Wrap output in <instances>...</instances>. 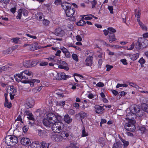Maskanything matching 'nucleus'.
Wrapping results in <instances>:
<instances>
[{
    "label": "nucleus",
    "instance_id": "nucleus-27",
    "mask_svg": "<svg viewBox=\"0 0 148 148\" xmlns=\"http://www.w3.org/2000/svg\"><path fill=\"white\" fill-rule=\"evenodd\" d=\"M129 56L131 60H135L138 58L139 54L138 53H137L133 54H130Z\"/></svg>",
    "mask_w": 148,
    "mask_h": 148
},
{
    "label": "nucleus",
    "instance_id": "nucleus-23",
    "mask_svg": "<svg viewBox=\"0 0 148 148\" xmlns=\"http://www.w3.org/2000/svg\"><path fill=\"white\" fill-rule=\"evenodd\" d=\"M75 137H72V140L73 142H71L70 143V147L72 148H78L76 147V145L77 144V140L75 141Z\"/></svg>",
    "mask_w": 148,
    "mask_h": 148
},
{
    "label": "nucleus",
    "instance_id": "nucleus-8",
    "mask_svg": "<svg viewBox=\"0 0 148 148\" xmlns=\"http://www.w3.org/2000/svg\"><path fill=\"white\" fill-rule=\"evenodd\" d=\"M21 73L23 78L25 79H28L29 76H31L32 75V73L28 70H24Z\"/></svg>",
    "mask_w": 148,
    "mask_h": 148
},
{
    "label": "nucleus",
    "instance_id": "nucleus-63",
    "mask_svg": "<svg viewBox=\"0 0 148 148\" xmlns=\"http://www.w3.org/2000/svg\"><path fill=\"white\" fill-rule=\"evenodd\" d=\"M73 106L76 109H78L79 108V103H74L73 105Z\"/></svg>",
    "mask_w": 148,
    "mask_h": 148
},
{
    "label": "nucleus",
    "instance_id": "nucleus-1",
    "mask_svg": "<svg viewBox=\"0 0 148 148\" xmlns=\"http://www.w3.org/2000/svg\"><path fill=\"white\" fill-rule=\"evenodd\" d=\"M140 108L138 106H136L133 107L131 110H127L128 112L127 114V118L125 119L128 120V122L126 123L125 125V127L127 130L131 131H134L136 127L134 125L135 123V121L132 119V116L135 114H136L140 111Z\"/></svg>",
    "mask_w": 148,
    "mask_h": 148
},
{
    "label": "nucleus",
    "instance_id": "nucleus-25",
    "mask_svg": "<svg viewBox=\"0 0 148 148\" xmlns=\"http://www.w3.org/2000/svg\"><path fill=\"white\" fill-rule=\"evenodd\" d=\"M14 78L16 80L17 82L21 81L22 78H23L22 76L21 73L20 74H16L14 76Z\"/></svg>",
    "mask_w": 148,
    "mask_h": 148
},
{
    "label": "nucleus",
    "instance_id": "nucleus-21",
    "mask_svg": "<svg viewBox=\"0 0 148 148\" xmlns=\"http://www.w3.org/2000/svg\"><path fill=\"white\" fill-rule=\"evenodd\" d=\"M50 78L53 80H58V79L57 77V72H54L53 73H51L49 74Z\"/></svg>",
    "mask_w": 148,
    "mask_h": 148
},
{
    "label": "nucleus",
    "instance_id": "nucleus-17",
    "mask_svg": "<svg viewBox=\"0 0 148 148\" xmlns=\"http://www.w3.org/2000/svg\"><path fill=\"white\" fill-rule=\"evenodd\" d=\"M94 108L96 112L98 114H101L102 111L104 110V109L103 108V107L98 105H95Z\"/></svg>",
    "mask_w": 148,
    "mask_h": 148
},
{
    "label": "nucleus",
    "instance_id": "nucleus-11",
    "mask_svg": "<svg viewBox=\"0 0 148 148\" xmlns=\"http://www.w3.org/2000/svg\"><path fill=\"white\" fill-rule=\"evenodd\" d=\"M55 33L56 35L60 36H62L65 34L64 30L60 27L56 29Z\"/></svg>",
    "mask_w": 148,
    "mask_h": 148
},
{
    "label": "nucleus",
    "instance_id": "nucleus-52",
    "mask_svg": "<svg viewBox=\"0 0 148 148\" xmlns=\"http://www.w3.org/2000/svg\"><path fill=\"white\" fill-rule=\"evenodd\" d=\"M129 84L130 86L134 87L137 89L138 88H139V87L138 86L134 83L130 82Z\"/></svg>",
    "mask_w": 148,
    "mask_h": 148
},
{
    "label": "nucleus",
    "instance_id": "nucleus-32",
    "mask_svg": "<svg viewBox=\"0 0 148 148\" xmlns=\"http://www.w3.org/2000/svg\"><path fill=\"white\" fill-rule=\"evenodd\" d=\"M141 108L143 111L148 112V104L145 103L142 104Z\"/></svg>",
    "mask_w": 148,
    "mask_h": 148
},
{
    "label": "nucleus",
    "instance_id": "nucleus-22",
    "mask_svg": "<svg viewBox=\"0 0 148 148\" xmlns=\"http://www.w3.org/2000/svg\"><path fill=\"white\" fill-rule=\"evenodd\" d=\"M29 148H40L39 142H34L32 143Z\"/></svg>",
    "mask_w": 148,
    "mask_h": 148
},
{
    "label": "nucleus",
    "instance_id": "nucleus-4",
    "mask_svg": "<svg viewBox=\"0 0 148 148\" xmlns=\"http://www.w3.org/2000/svg\"><path fill=\"white\" fill-rule=\"evenodd\" d=\"M64 125L61 121L52 125L51 129L53 132L59 133L61 132L64 128Z\"/></svg>",
    "mask_w": 148,
    "mask_h": 148
},
{
    "label": "nucleus",
    "instance_id": "nucleus-26",
    "mask_svg": "<svg viewBox=\"0 0 148 148\" xmlns=\"http://www.w3.org/2000/svg\"><path fill=\"white\" fill-rule=\"evenodd\" d=\"M81 16L82 17V19H84L86 20H88L92 18L93 15L90 14L89 15H82Z\"/></svg>",
    "mask_w": 148,
    "mask_h": 148
},
{
    "label": "nucleus",
    "instance_id": "nucleus-6",
    "mask_svg": "<svg viewBox=\"0 0 148 148\" xmlns=\"http://www.w3.org/2000/svg\"><path fill=\"white\" fill-rule=\"evenodd\" d=\"M7 92L10 93L11 99L12 100L14 98V96L16 92V89L13 86H9L8 87Z\"/></svg>",
    "mask_w": 148,
    "mask_h": 148
},
{
    "label": "nucleus",
    "instance_id": "nucleus-38",
    "mask_svg": "<svg viewBox=\"0 0 148 148\" xmlns=\"http://www.w3.org/2000/svg\"><path fill=\"white\" fill-rule=\"evenodd\" d=\"M72 58L75 61L77 62L78 60V58L77 55L76 54L73 53L72 55Z\"/></svg>",
    "mask_w": 148,
    "mask_h": 148
},
{
    "label": "nucleus",
    "instance_id": "nucleus-19",
    "mask_svg": "<svg viewBox=\"0 0 148 148\" xmlns=\"http://www.w3.org/2000/svg\"><path fill=\"white\" fill-rule=\"evenodd\" d=\"M38 48V43L35 42L34 43L30 44L28 49L31 50H36Z\"/></svg>",
    "mask_w": 148,
    "mask_h": 148
},
{
    "label": "nucleus",
    "instance_id": "nucleus-37",
    "mask_svg": "<svg viewBox=\"0 0 148 148\" xmlns=\"http://www.w3.org/2000/svg\"><path fill=\"white\" fill-rule=\"evenodd\" d=\"M20 10H21V13L22 14H23V15L25 16H27L28 12L27 10L25 9Z\"/></svg>",
    "mask_w": 148,
    "mask_h": 148
},
{
    "label": "nucleus",
    "instance_id": "nucleus-43",
    "mask_svg": "<svg viewBox=\"0 0 148 148\" xmlns=\"http://www.w3.org/2000/svg\"><path fill=\"white\" fill-rule=\"evenodd\" d=\"M121 141L123 144L124 147H127L129 144V142L127 141L124 140H122Z\"/></svg>",
    "mask_w": 148,
    "mask_h": 148
},
{
    "label": "nucleus",
    "instance_id": "nucleus-24",
    "mask_svg": "<svg viewBox=\"0 0 148 148\" xmlns=\"http://www.w3.org/2000/svg\"><path fill=\"white\" fill-rule=\"evenodd\" d=\"M64 120L66 123L69 124L71 122L72 119L68 114H66L64 116Z\"/></svg>",
    "mask_w": 148,
    "mask_h": 148
},
{
    "label": "nucleus",
    "instance_id": "nucleus-31",
    "mask_svg": "<svg viewBox=\"0 0 148 148\" xmlns=\"http://www.w3.org/2000/svg\"><path fill=\"white\" fill-rule=\"evenodd\" d=\"M99 143L101 147H103L105 145V141L104 138H99Z\"/></svg>",
    "mask_w": 148,
    "mask_h": 148
},
{
    "label": "nucleus",
    "instance_id": "nucleus-51",
    "mask_svg": "<svg viewBox=\"0 0 148 148\" xmlns=\"http://www.w3.org/2000/svg\"><path fill=\"white\" fill-rule=\"evenodd\" d=\"M49 22V21L47 20L44 19L43 21V24L46 26L48 25Z\"/></svg>",
    "mask_w": 148,
    "mask_h": 148
},
{
    "label": "nucleus",
    "instance_id": "nucleus-49",
    "mask_svg": "<svg viewBox=\"0 0 148 148\" xmlns=\"http://www.w3.org/2000/svg\"><path fill=\"white\" fill-rule=\"evenodd\" d=\"M19 38H13L11 40L14 43L17 44Z\"/></svg>",
    "mask_w": 148,
    "mask_h": 148
},
{
    "label": "nucleus",
    "instance_id": "nucleus-50",
    "mask_svg": "<svg viewBox=\"0 0 148 148\" xmlns=\"http://www.w3.org/2000/svg\"><path fill=\"white\" fill-rule=\"evenodd\" d=\"M138 62L140 63L141 65V66L142 67L143 64L145 63V61L143 58H141L139 60Z\"/></svg>",
    "mask_w": 148,
    "mask_h": 148
},
{
    "label": "nucleus",
    "instance_id": "nucleus-2",
    "mask_svg": "<svg viewBox=\"0 0 148 148\" xmlns=\"http://www.w3.org/2000/svg\"><path fill=\"white\" fill-rule=\"evenodd\" d=\"M62 118L61 116L58 114L49 113L45 114L43 123L45 126L49 127L51 125H53L59 121H61Z\"/></svg>",
    "mask_w": 148,
    "mask_h": 148
},
{
    "label": "nucleus",
    "instance_id": "nucleus-39",
    "mask_svg": "<svg viewBox=\"0 0 148 148\" xmlns=\"http://www.w3.org/2000/svg\"><path fill=\"white\" fill-rule=\"evenodd\" d=\"M79 116L81 118H84L87 116V115L86 113L83 112H81L79 113Z\"/></svg>",
    "mask_w": 148,
    "mask_h": 148
},
{
    "label": "nucleus",
    "instance_id": "nucleus-36",
    "mask_svg": "<svg viewBox=\"0 0 148 148\" xmlns=\"http://www.w3.org/2000/svg\"><path fill=\"white\" fill-rule=\"evenodd\" d=\"M40 148H46L47 147V143L44 142H42V143H39Z\"/></svg>",
    "mask_w": 148,
    "mask_h": 148
},
{
    "label": "nucleus",
    "instance_id": "nucleus-35",
    "mask_svg": "<svg viewBox=\"0 0 148 148\" xmlns=\"http://www.w3.org/2000/svg\"><path fill=\"white\" fill-rule=\"evenodd\" d=\"M86 23V22L84 21L80 20L76 24L78 26H82L85 25Z\"/></svg>",
    "mask_w": 148,
    "mask_h": 148
},
{
    "label": "nucleus",
    "instance_id": "nucleus-13",
    "mask_svg": "<svg viewBox=\"0 0 148 148\" xmlns=\"http://www.w3.org/2000/svg\"><path fill=\"white\" fill-rule=\"evenodd\" d=\"M36 64V63L34 61H28L25 62L24 63V66L27 67L34 66Z\"/></svg>",
    "mask_w": 148,
    "mask_h": 148
},
{
    "label": "nucleus",
    "instance_id": "nucleus-10",
    "mask_svg": "<svg viewBox=\"0 0 148 148\" xmlns=\"http://www.w3.org/2000/svg\"><path fill=\"white\" fill-rule=\"evenodd\" d=\"M40 82L39 79H32L30 81H25L22 82L23 83H29L31 86L33 87L34 86V84L35 83H39Z\"/></svg>",
    "mask_w": 148,
    "mask_h": 148
},
{
    "label": "nucleus",
    "instance_id": "nucleus-40",
    "mask_svg": "<svg viewBox=\"0 0 148 148\" xmlns=\"http://www.w3.org/2000/svg\"><path fill=\"white\" fill-rule=\"evenodd\" d=\"M4 105L5 107H7L8 108H10L11 107V103L8 102V100H7L6 103V101L5 100Z\"/></svg>",
    "mask_w": 148,
    "mask_h": 148
},
{
    "label": "nucleus",
    "instance_id": "nucleus-18",
    "mask_svg": "<svg viewBox=\"0 0 148 148\" xmlns=\"http://www.w3.org/2000/svg\"><path fill=\"white\" fill-rule=\"evenodd\" d=\"M25 115H27V118L29 120H31L33 121L34 120L33 114L29 111H26L25 113Z\"/></svg>",
    "mask_w": 148,
    "mask_h": 148
},
{
    "label": "nucleus",
    "instance_id": "nucleus-64",
    "mask_svg": "<svg viewBox=\"0 0 148 148\" xmlns=\"http://www.w3.org/2000/svg\"><path fill=\"white\" fill-rule=\"evenodd\" d=\"M92 4V8H95V5L97 4V1L96 0H94L91 2Z\"/></svg>",
    "mask_w": 148,
    "mask_h": 148
},
{
    "label": "nucleus",
    "instance_id": "nucleus-42",
    "mask_svg": "<svg viewBox=\"0 0 148 148\" xmlns=\"http://www.w3.org/2000/svg\"><path fill=\"white\" fill-rule=\"evenodd\" d=\"M48 62L47 61H42L40 63V65L42 66H47L48 64Z\"/></svg>",
    "mask_w": 148,
    "mask_h": 148
},
{
    "label": "nucleus",
    "instance_id": "nucleus-47",
    "mask_svg": "<svg viewBox=\"0 0 148 148\" xmlns=\"http://www.w3.org/2000/svg\"><path fill=\"white\" fill-rule=\"evenodd\" d=\"M22 13H21V10H19L18 12V14L16 16V18L17 19H20L21 17Z\"/></svg>",
    "mask_w": 148,
    "mask_h": 148
},
{
    "label": "nucleus",
    "instance_id": "nucleus-7",
    "mask_svg": "<svg viewBox=\"0 0 148 148\" xmlns=\"http://www.w3.org/2000/svg\"><path fill=\"white\" fill-rule=\"evenodd\" d=\"M21 143L22 145L25 146H28L29 147H30L31 144V141L28 138L26 137H23L20 140Z\"/></svg>",
    "mask_w": 148,
    "mask_h": 148
},
{
    "label": "nucleus",
    "instance_id": "nucleus-55",
    "mask_svg": "<svg viewBox=\"0 0 148 148\" xmlns=\"http://www.w3.org/2000/svg\"><path fill=\"white\" fill-rule=\"evenodd\" d=\"M96 86L99 87H103L104 86V84L102 82H99L96 84Z\"/></svg>",
    "mask_w": 148,
    "mask_h": 148
},
{
    "label": "nucleus",
    "instance_id": "nucleus-56",
    "mask_svg": "<svg viewBox=\"0 0 148 148\" xmlns=\"http://www.w3.org/2000/svg\"><path fill=\"white\" fill-rule=\"evenodd\" d=\"M108 8L109 10L110 13L111 14H113V8L112 6H109L108 7Z\"/></svg>",
    "mask_w": 148,
    "mask_h": 148
},
{
    "label": "nucleus",
    "instance_id": "nucleus-60",
    "mask_svg": "<svg viewBox=\"0 0 148 148\" xmlns=\"http://www.w3.org/2000/svg\"><path fill=\"white\" fill-rule=\"evenodd\" d=\"M29 127L28 126H24L23 128V132L24 133H26Z\"/></svg>",
    "mask_w": 148,
    "mask_h": 148
},
{
    "label": "nucleus",
    "instance_id": "nucleus-15",
    "mask_svg": "<svg viewBox=\"0 0 148 148\" xmlns=\"http://www.w3.org/2000/svg\"><path fill=\"white\" fill-rule=\"evenodd\" d=\"M52 140L56 142H59L61 141V137L60 135L54 134L52 135L51 136Z\"/></svg>",
    "mask_w": 148,
    "mask_h": 148
},
{
    "label": "nucleus",
    "instance_id": "nucleus-16",
    "mask_svg": "<svg viewBox=\"0 0 148 148\" xmlns=\"http://www.w3.org/2000/svg\"><path fill=\"white\" fill-rule=\"evenodd\" d=\"M137 44L138 45L139 47L144 48L146 47L148 45V40H145L142 43H141L139 41H138Z\"/></svg>",
    "mask_w": 148,
    "mask_h": 148
},
{
    "label": "nucleus",
    "instance_id": "nucleus-9",
    "mask_svg": "<svg viewBox=\"0 0 148 148\" xmlns=\"http://www.w3.org/2000/svg\"><path fill=\"white\" fill-rule=\"evenodd\" d=\"M59 62V65H58L59 68L63 69L66 71H68L69 69L68 64L65 62L60 61Z\"/></svg>",
    "mask_w": 148,
    "mask_h": 148
},
{
    "label": "nucleus",
    "instance_id": "nucleus-5",
    "mask_svg": "<svg viewBox=\"0 0 148 148\" xmlns=\"http://www.w3.org/2000/svg\"><path fill=\"white\" fill-rule=\"evenodd\" d=\"M67 16L71 17L70 20L71 21H75L76 20V18L75 16H73L75 12L74 8H70L65 11Z\"/></svg>",
    "mask_w": 148,
    "mask_h": 148
},
{
    "label": "nucleus",
    "instance_id": "nucleus-57",
    "mask_svg": "<svg viewBox=\"0 0 148 148\" xmlns=\"http://www.w3.org/2000/svg\"><path fill=\"white\" fill-rule=\"evenodd\" d=\"M33 104H31L29 102H27L25 104L27 108H32L33 106Z\"/></svg>",
    "mask_w": 148,
    "mask_h": 148
},
{
    "label": "nucleus",
    "instance_id": "nucleus-3",
    "mask_svg": "<svg viewBox=\"0 0 148 148\" xmlns=\"http://www.w3.org/2000/svg\"><path fill=\"white\" fill-rule=\"evenodd\" d=\"M5 142L8 145L13 146L18 142V139L14 136H8L6 137Z\"/></svg>",
    "mask_w": 148,
    "mask_h": 148
},
{
    "label": "nucleus",
    "instance_id": "nucleus-14",
    "mask_svg": "<svg viewBox=\"0 0 148 148\" xmlns=\"http://www.w3.org/2000/svg\"><path fill=\"white\" fill-rule=\"evenodd\" d=\"M62 7L66 11L71 8V4L66 2H64L61 4Z\"/></svg>",
    "mask_w": 148,
    "mask_h": 148
},
{
    "label": "nucleus",
    "instance_id": "nucleus-41",
    "mask_svg": "<svg viewBox=\"0 0 148 148\" xmlns=\"http://www.w3.org/2000/svg\"><path fill=\"white\" fill-rule=\"evenodd\" d=\"M61 76L62 79L63 80H65L69 78V76L66 75L64 73L62 72H61Z\"/></svg>",
    "mask_w": 148,
    "mask_h": 148
},
{
    "label": "nucleus",
    "instance_id": "nucleus-46",
    "mask_svg": "<svg viewBox=\"0 0 148 148\" xmlns=\"http://www.w3.org/2000/svg\"><path fill=\"white\" fill-rule=\"evenodd\" d=\"M8 68V67L7 66H3L1 67H0V73L2 71L6 70Z\"/></svg>",
    "mask_w": 148,
    "mask_h": 148
},
{
    "label": "nucleus",
    "instance_id": "nucleus-58",
    "mask_svg": "<svg viewBox=\"0 0 148 148\" xmlns=\"http://www.w3.org/2000/svg\"><path fill=\"white\" fill-rule=\"evenodd\" d=\"M61 3V0H55L54 1L55 4L57 5H60Z\"/></svg>",
    "mask_w": 148,
    "mask_h": 148
},
{
    "label": "nucleus",
    "instance_id": "nucleus-44",
    "mask_svg": "<svg viewBox=\"0 0 148 148\" xmlns=\"http://www.w3.org/2000/svg\"><path fill=\"white\" fill-rule=\"evenodd\" d=\"M108 30L110 34H112L111 33H115L116 31V30L112 27H109L108 28Z\"/></svg>",
    "mask_w": 148,
    "mask_h": 148
},
{
    "label": "nucleus",
    "instance_id": "nucleus-12",
    "mask_svg": "<svg viewBox=\"0 0 148 148\" xmlns=\"http://www.w3.org/2000/svg\"><path fill=\"white\" fill-rule=\"evenodd\" d=\"M93 58L92 56L88 57L86 59L85 64L86 66H91L92 64Z\"/></svg>",
    "mask_w": 148,
    "mask_h": 148
},
{
    "label": "nucleus",
    "instance_id": "nucleus-48",
    "mask_svg": "<svg viewBox=\"0 0 148 148\" xmlns=\"http://www.w3.org/2000/svg\"><path fill=\"white\" fill-rule=\"evenodd\" d=\"M140 27H141V28L143 29V30L145 31H147V28L146 26H145L144 24L143 23H141V25H139Z\"/></svg>",
    "mask_w": 148,
    "mask_h": 148
},
{
    "label": "nucleus",
    "instance_id": "nucleus-62",
    "mask_svg": "<svg viewBox=\"0 0 148 148\" xmlns=\"http://www.w3.org/2000/svg\"><path fill=\"white\" fill-rule=\"evenodd\" d=\"M77 84H76L74 85L71 84L69 86L70 87V88L73 90H75L76 88V86L77 85Z\"/></svg>",
    "mask_w": 148,
    "mask_h": 148
},
{
    "label": "nucleus",
    "instance_id": "nucleus-34",
    "mask_svg": "<svg viewBox=\"0 0 148 148\" xmlns=\"http://www.w3.org/2000/svg\"><path fill=\"white\" fill-rule=\"evenodd\" d=\"M88 135V134L87 132L85 130V129L84 127L82 128V134L81 135L82 137H84L87 136Z\"/></svg>",
    "mask_w": 148,
    "mask_h": 148
},
{
    "label": "nucleus",
    "instance_id": "nucleus-59",
    "mask_svg": "<svg viewBox=\"0 0 148 148\" xmlns=\"http://www.w3.org/2000/svg\"><path fill=\"white\" fill-rule=\"evenodd\" d=\"M10 0H0V2L2 3L7 4L10 2Z\"/></svg>",
    "mask_w": 148,
    "mask_h": 148
},
{
    "label": "nucleus",
    "instance_id": "nucleus-61",
    "mask_svg": "<svg viewBox=\"0 0 148 148\" xmlns=\"http://www.w3.org/2000/svg\"><path fill=\"white\" fill-rule=\"evenodd\" d=\"M120 61L124 65H127V60L125 59H123L120 60Z\"/></svg>",
    "mask_w": 148,
    "mask_h": 148
},
{
    "label": "nucleus",
    "instance_id": "nucleus-20",
    "mask_svg": "<svg viewBox=\"0 0 148 148\" xmlns=\"http://www.w3.org/2000/svg\"><path fill=\"white\" fill-rule=\"evenodd\" d=\"M38 134L41 137H44L47 136V132L44 130L38 129L37 130Z\"/></svg>",
    "mask_w": 148,
    "mask_h": 148
},
{
    "label": "nucleus",
    "instance_id": "nucleus-53",
    "mask_svg": "<svg viewBox=\"0 0 148 148\" xmlns=\"http://www.w3.org/2000/svg\"><path fill=\"white\" fill-rule=\"evenodd\" d=\"M106 71H108L112 68L113 66H112L110 65H106Z\"/></svg>",
    "mask_w": 148,
    "mask_h": 148
},
{
    "label": "nucleus",
    "instance_id": "nucleus-54",
    "mask_svg": "<svg viewBox=\"0 0 148 148\" xmlns=\"http://www.w3.org/2000/svg\"><path fill=\"white\" fill-rule=\"evenodd\" d=\"M65 104V101H60L56 104L57 106H63Z\"/></svg>",
    "mask_w": 148,
    "mask_h": 148
},
{
    "label": "nucleus",
    "instance_id": "nucleus-33",
    "mask_svg": "<svg viewBox=\"0 0 148 148\" xmlns=\"http://www.w3.org/2000/svg\"><path fill=\"white\" fill-rule=\"evenodd\" d=\"M42 86L36 87L33 88L32 90V91L33 92L36 93L40 91L42 89Z\"/></svg>",
    "mask_w": 148,
    "mask_h": 148
},
{
    "label": "nucleus",
    "instance_id": "nucleus-29",
    "mask_svg": "<svg viewBox=\"0 0 148 148\" xmlns=\"http://www.w3.org/2000/svg\"><path fill=\"white\" fill-rule=\"evenodd\" d=\"M69 136V134L65 131H63L61 133L60 136L61 137V139L63 138L64 139H66L67 137Z\"/></svg>",
    "mask_w": 148,
    "mask_h": 148
},
{
    "label": "nucleus",
    "instance_id": "nucleus-45",
    "mask_svg": "<svg viewBox=\"0 0 148 148\" xmlns=\"http://www.w3.org/2000/svg\"><path fill=\"white\" fill-rule=\"evenodd\" d=\"M37 18H39V20H41L42 18L43 15L42 14L41 12H39L37 13L36 15Z\"/></svg>",
    "mask_w": 148,
    "mask_h": 148
},
{
    "label": "nucleus",
    "instance_id": "nucleus-28",
    "mask_svg": "<svg viewBox=\"0 0 148 148\" xmlns=\"http://www.w3.org/2000/svg\"><path fill=\"white\" fill-rule=\"evenodd\" d=\"M122 146V144L120 142H117L114 144L112 148H121Z\"/></svg>",
    "mask_w": 148,
    "mask_h": 148
},
{
    "label": "nucleus",
    "instance_id": "nucleus-30",
    "mask_svg": "<svg viewBox=\"0 0 148 148\" xmlns=\"http://www.w3.org/2000/svg\"><path fill=\"white\" fill-rule=\"evenodd\" d=\"M109 40L110 42H112L116 40L115 37V35L113 33L110 34L109 35Z\"/></svg>",
    "mask_w": 148,
    "mask_h": 148
}]
</instances>
